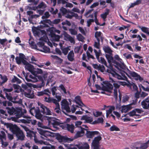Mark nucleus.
Segmentation results:
<instances>
[{
    "mask_svg": "<svg viewBox=\"0 0 149 149\" xmlns=\"http://www.w3.org/2000/svg\"><path fill=\"white\" fill-rule=\"evenodd\" d=\"M51 94V93L49 89H46L43 91L38 92L37 95L38 96H43L44 95H47L48 97L47 98L46 97H45L44 101L48 103H53L56 106V107L55 109L56 112L58 113H61V112L60 111V109L59 103L57 102L56 100L50 97V94Z\"/></svg>",
    "mask_w": 149,
    "mask_h": 149,
    "instance_id": "f257e3e1",
    "label": "nucleus"
},
{
    "mask_svg": "<svg viewBox=\"0 0 149 149\" xmlns=\"http://www.w3.org/2000/svg\"><path fill=\"white\" fill-rule=\"evenodd\" d=\"M8 113L10 115H15L17 118H20L23 115L22 109L20 108H16L15 109L13 107L11 108L9 107L6 108Z\"/></svg>",
    "mask_w": 149,
    "mask_h": 149,
    "instance_id": "f03ea898",
    "label": "nucleus"
},
{
    "mask_svg": "<svg viewBox=\"0 0 149 149\" xmlns=\"http://www.w3.org/2000/svg\"><path fill=\"white\" fill-rule=\"evenodd\" d=\"M62 111L63 113L67 116L68 115L67 113L71 112L70 107L68 102L66 100L62 101Z\"/></svg>",
    "mask_w": 149,
    "mask_h": 149,
    "instance_id": "7ed1b4c3",
    "label": "nucleus"
},
{
    "mask_svg": "<svg viewBox=\"0 0 149 149\" xmlns=\"http://www.w3.org/2000/svg\"><path fill=\"white\" fill-rule=\"evenodd\" d=\"M4 125L6 126L7 128H9L10 131L14 134H15L20 129L16 125H13L11 123H5Z\"/></svg>",
    "mask_w": 149,
    "mask_h": 149,
    "instance_id": "20e7f679",
    "label": "nucleus"
},
{
    "mask_svg": "<svg viewBox=\"0 0 149 149\" xmlns=\"http://www.w3.org/2000/svg\"><path fill=\"white\" fill-rule=\"evenodd\" d=\"M56 139L59 142H69L72 141L71 139L65 136H63L59 134L56 135Z\"/></svg>",
    "mask_w": 149,
    "mask_h": 149,
    "instance_id": "39448f33",
    "label": "nucleus"
},
{
    "mask_svg": "<svg viewBox=\"0 0 149 149\" xmlns=\"http://www.w3.org/2000/svg\"><path fill=\"white\" fill-rule=\"evenodd\" d=\"M39 133L42 135L41 138L44 140H47L48 137L51 136L50 132L44 130L42 129L40 130Z\"/></svg>",
    "mask_w": 149,
    "mask_h": 149,
    "instance_id": "423d86ee",
    "label": "nucleus"
},
{
    "mask_svg": "<svg viewBox=\"0 0 149 149\" xmlns=\"http://www.w3.org/2000/svg\"><path fill=\"white\" fill-rule=\"evenodd\" d=\"M41 111L43 114L45 115H51V112L49 108L42 104L40 106Z\"/></svg>",
    "mask_w": 149,
    "mask_h": 149,
    "instance_id": "0eeeda50",
    "label": "nucleus"
},
{
    "mask_svg": "<svg viewBox=\"0 0 149 149\" xmlns=\"http://www.w3.org/2000/svg\"><path fill=\"white\" fill-rule=\"evenodd\" d=\"M64 39L66 41H69L70 43L74 44L75 43L74 38H73L67 32H65L64 33Z\"/></svg>",
    "mask_w": 149,
    "mask_h": 149,
    "instance_id": "6e6552de",
    "label": "nucleus"
},
{
    "mask_svg": "<svg viewBox=\"0 0 149 149\" xmlns=\"http://www.w3.org/2000/svg\"><path fill=\"white\" fill-rule=\"evenodd\" d=\"M16 135L17 139L21 141H23L24 139L25 136L23 131L19 129L15 134Z\"/></svg>",
    "mask_w": 149,
    "mask_h": 149,
    "instance_id": "1a4fd4ad",
    "label": "nucleus"
},
{
    "mask_svg": "<svg viewBox=\"0 0 149 149\" xmlns=\"http://www.w3.org/2000/svg\"><path fill=\"white\" fill-rule=\"evenodd\" d=\"M129 73L130 75L133 77H135V80H139L140 81H143V78L141 77L140 75L134 71H131L129 70Z\"/></svg>",
    "mask_w": 149,
    "mask_h": 149,
    "instance_id": "9d476101",
    "label": "nucleus"
},
{
    "mask_svg": "<svg viewBox=\"0 0 149 149\" xmlns=\"http://www.w3.org/2000/svg\"><path fill=\"white\" fill-rule=\"evenodd\" d=\"M21 122L25 124H31V125H35L36 124L37 121L36 120H32L31 119H22L20 120Z\"/></svg>",
    "mask_w": 149,
    "mask_h": 149,
    "instance_id": "9b49d317",
    "label": "nucleus"
},
{
    "mask_svg": "<svg viewBox=\"0 0 149 149\" xmlns=\"http://www.w3.org/2000/svg\"><path fill=\"white\" fill-rule=\"evenodd\" d=\"M22 127L25 131H26V136L27 137H31L32 135H35L34 132H35L30 130L29 129L25 126L22 125Z\"/></svg>",
    "mask_w": 149,
    "mask_h": 149,
    "instance_id": "f8f14e48",
    "label": "nucleus"
},
{
    "mask_svg": "<svg viewBox=\"0 0 149 149\" xmlns=\"http://www.w3.org/2000/svg\"><path fill=\"white\" fill-rule=\"evenodd\" d=\"M13 87L15 90H16L14 91L15 93H19L20 92L22 93V94H23L24 92V90L19 85L15 84H14L13 85Z\"/></svg>",
    "mask_w": 149,
    "mask_h": 149,
    "instance_id": "ddd939ff",
    "label": "nucleus"
},
{
    "mask_svg": "<svg viewBox=\"0 0 149 149\" xmlns=\"http://www.w3.org/2000/svg\"><path fill=\"white\" fill-rule=\"evenodd\" d=\"M141 105L143 107L146 109L149 108V100L148 98H147L143 100L141 102Z\"/></svg>",
    "mask_w": 149,
    "mask_h": 149,
    "instance_id": "4468645a",
    "label": "nucleus"
},
{
    "mask_svg": "<svg viewBox=\"0 0 149 149\" xmlns=\"http://www.w3.org/2000/svg\"><path fill=\"white\" fill-rule=\"evenodd\" d=\"M109 82L113 83V85L114 87V89H116L117 90L120 87V83H122V82L115 81L113 78L110 77L109 78Z\"/></svg>",
    "mask_w": 149,
    "mask_h": 149,
    "instance_id": "2eb2a0df",
    "label": "nucleus"
},
{
    "mask_svg": "<svg viewBox=\"0 0 149 149\" xmlns=\"http://www.w3.org/2000/svg\"><path fill=\"white\" fill-rule=\"evenodd\" d=\"M99 132L97 131H87L86 135L87 138H92L95 135H97Z\"/></svg>",
    "mask_w": 149,
    "mask_h": 149,
    "instance_id": "dca6fc26",
    "label": "nucleus"
},
{
    "mask_svg": "<svg viewBox=\"0 0 149 149\" xmlns=\"http://www.w3.org/2000/svg\"><path fill=\"white\" fill-rule=\"evenodd\" d=\"M103 82L104 84L106 85L107 87L108 90L107 92L110 93H112L113 86L110 83L109 81V82L107 81H103Z\"/></svg>",
    "mask_w": 149,
    "mask_h": 149,
    "instance_id": "f3484780",
    "label": "nucleus"
},
{
    "mask_svg": "<svg viewBox=\"0 0 149 149\" xmlns=\"http://www.w3.org/2000/svg\"><path fill=\"white\" fill-rule=\"evenodd\" d=\"M80 129V131H78L77 132L75 136L76 138H78L81 137L84 135V131L86 130V129L81 127V126L79 127Z\"/></svg>",
    "mask_w": 149,
    "mask_h": 149,
    "instance_id": "a211bd4d",
    "label": "nucleus"
},
{
    "mask_svg": "<svg viewBox=\"0 0 149 149\" xmlns=\"http://www.w3.org/2000/svg\"><path fill=\"white\" fill-rule=\"evenodd\" d=\"M111 55V54H106L105 55V57L107 60L108 62L110 64L111 63H112L115 64H117V62L114 60V58Z\"/></svg>",
    "mask_w": 149,
    "mask_h": 149,
    "instance_id": "6ab92c4d",
    "label": "nucleus"
},
{
    "mask_svg": "<svg viewBox=\"0 0 149 149\" xmlns=\"http://www.w3.org/2000/svg\"><path fill=\"white\" fill-rule=\"evenodd\" d=\"M75 101L76 103L78 104L79 106L82 107L83 106H85V105L83 103L81 99L80 96L78 95L75 97Z\"/></svg>",
    "mask_w": 149,
    "mask_h": 149,
    "instance_id": "aec40b11",
    "label": "nucleus"
},
{
    "mask_svg": "<svg viewBox=\"0 0 149 149\" xmlns=\"http://www.w3.org/2000/svg\"><path fill=\"white\" fill-rule=\"evenodd\" d=\"M10 95V93L8 94L7 93H6V96L7 99L9 100L10 101H11L12 102H13L14 103H17V102L15 101V100L16 99L17 97H14L13 99V98Z\"/></svg>",
    "mask_w": 149,
    "mask_h": 149,
    "instance_id": "412c9836",
    "label": "nucleus"
},
{
    "mask_svg": "<svg viewBox=\"0 0 149 149\" xmlns=\"http://www.w3.org/2000/svg\"><path fill=\"white\" fill-rule=\"evenodd\" d=\"M74 54L73 51V50L70 51L67 56L68 60L70 61H73L74 60Z\"/></svg>",
    "mask_w": 149,
    "mask_h": 149,
    "instance_id": "4be33fe9",
    "label": "nucleus"
},
{
    "mask_svg": "<svg viewBox=\"0 0 149 149\" xmlns=\"http://www.w3.org/2000/svg\"><path fill=\"white\" fill-rule=\"evenodd\" d=\"M38 78L41 80V82L40 84H38L35 85V87L38 88H41L44 86L45 83L42 77L41 76H38Z\"/></svg>",
    "mask_w": 149,
    "mask_h": 149,
    "instance_id": "5701e85b",
    "label": "nucleus"
},
{
    "mask_svg": "<svg viewBox=\"0 0 149 149\" xmlns=\"http://www.w3.org/2000/svg\"><path fill=\"white\" fill-rule=\"evenodd\" d=\"M36 133L37 132H34L35 135H32L31 137H30L31 139H33V137H34V141L37 144H42L43 143V141L42 140L39 141L37 138L36 135Z\"/></svg>",
    "mask_w": 149,
    "mask_h": 149,
    "instance_id": "b1692460",
    "label": "nucleus"
},
{
    "mask_svg": "<svg viewBox=\"0 0 149 149\" xmlns=\"http://www.w3.org/2000/svg\"><path fill=\"white\" fill-rule=\"evenodd\" d=\"M105 12L100 15V16L105 21V19L107 18V16L109 14L110 12V10L108 8H106L105 10Z\"/></svg>",
    "mask_w": 149,
    "mask_h": 149,
    "instance_id": "393cba45",
    "label": "nucleus"
},
{
    "mask_svg": "<svg viewBox=\"0 0 149 149\" xmlns=\"http://www.w3.org/2000/svg\"><path fill=\"white\" fill-rule=\"evenodd\" d=\"M66 127L67 128V130L69 131L71 133H73L75 127L73 124H67L66 125Z\"/></svg>",
    "mask_w": 149,
    "mask_h": 149,
    "instance_id": "a878e982",
    "label": "nucleus"
},
{
    "mask_svg": "<svg viewBox=\"0 0 149 149\" xmlns=\"http://www.w3.org/2000/svg\"><path fill=\"white\" fill-rule=\"evenodd\" d=\"M29 112L33 116L34 114H35L36 111H37V109H38L39 107H36L35 108V107H31V106L30 104L29 106Z\"/></svg>",
    "mask_w": 149,
    "mask_h": 149,
    "instance_id": "bb28decb",
    "label": "nucleus"
},
{
    "mask_svg": "<svg viewBox=\"0 0 149 149\" xmlns=\"http://www.w3.org/2000/svg\"><path fill=\"white\" fill-rule=\"evenodd\" d=\"M102 33L100 31H96L95 32V37L97 41L100 40V39L102 41H103V39L102 37L101 36V35Z\"/></svg>",
    "mask_w": 149,
    "mask_h": 149,
    "instance_id": "cd10ccee",
    "label": "nucleus"
},
{
    "mask_svg": "<svg viewBox=\"0 0 149 149\" xmlns=\"http://www.w3.org/2000/svg\"><path fill=\"white\" fill-rule=\"evenodd\" d=\"M138 27L140 28L143 32L147 34L149 36V28L145 26H139Z\"/></svg>",
    "mask_w": 149,
    "mask_h": 149,
    "instance_id": "c85d7f7f",
    "label": "nucleus"
},
{
    "mask_svg": "<svg viewBox=\"0 0 149 149\" xmlns=\"http://www.w3.org/2000/svg\"><path fill=\"white\" fill-rule=\"evenodd\" d=\"M41 110L38 108V109H37V111L35 113V117L36 118L39 119H41V118H42L43 116L41 113Z\"/></svg>",
    "mask_w": 149,
    "mask_h": 149,
    "instance_id": "c756f323",
    "label": "nucleus"
},
{
    "mask_svg": "<svg viewBox=\"0 0 149 149\" xmlns=\"http://www.w3.org/2000/svg\"><path fill=\"white\" fill-rule=\"evenodd\" d=\"M45 45V43L42 42H39L37 43V45H35V48L39 51V49H41Z\"/></svg>",
    "mask_w": 149,
    "mask_h": 149,
    "instance_id": "7c9ffc66",
    "label": "nucleus"
},
{
    "mask_svg": "<svg viewBox=\"0 0 149 149\" xmlns=\"http://www.w3.org/2000/svg\"><path fill=\"white\" fill-rule=\"evenodd\" d=\"M103 49L105 53H109L110 54H112L113 51L108 46H104L103 47Z\"/></svg>",
    "mask_w": 149,
    "mask_h": 149,
    "instance_id": "2f4dec72",
    "label": "nucleus"
},
{
    "mask_svg": "<svg viewBox=\"0 0 149 149\" xmlns=\"http://www.w3.org/2000/svg\"><path fill=\"white\" fill-rule=\"evenodd\" d=\"M1 79L2 80V81L1 82V86L3 84H4L7 82L8 80V79L7 76L6 75H2L1 74Z\"/></svg>",
    "mask_w": 149,
    "mask_h": 149,
    "instance_id": "473e14b6",
    "label": "nucleus"
},
{
    "mask_svg": "<svg viewBox=\"0 0 149 149\" xmlns=\"http://www.w3.org/2000/svg\"><path fill=\"white\" fill-rule=\"evenodd\" d=\"M25 68L29 72L32 73H33L34 69V67L33 65L29 63V64L25 66Z\"/></svg>",
    "mask_w": 149,
    "mask_h": 149,
    "instance_id": "72a5a7b5",
    "label": "nucleus"
},
{
    "mask_svg": "<svg viewBox=\"0 0 149 149\" xmlns=\"http://www.w3.org/2000/svg\"><path fill=\"white\" fill-rule=\"evenodd\" d=\"M114 70H114L113 68L107 69V72L111 74L113 77H115L117 74V73Z\"/></svg>",
    "mask_w": 149,
    "mask_h": 149,
    "instance_id": "f704fd0d",
    "label": "nucleus"
},
{
    "mask_svg": "<svg viewBox=\"0 0 149 149\" xmlns=\"http://www.w3.org/2000/svg\"><path fill=\"white\" fill-rule=\"evenodd\" d=\"M39 51L45 53H47L49 52L50 49L49 47L44 45L41 49H39Z\"/></svg>",
    "mask_w": 149,
    "mask_h": 149,
    "instance_id": "c9c22d12",
    "label": "nucleus"
},
{
    "mask_svg": "<svg viewBox=\"0 0 149 149\" xmlns=\"http://www.w3.org/2000/svg\"><path fill=\"white\" fill-rule=\"evenodd\" d=\"M148 147V145L146 144V143L141 144L140 147H134L133 149H146Z\"/></svg>",
    "mask_w": 149,
    "mask_h": 149,
    "instance_id": "e433bc0d",
    "label": "nucleus"
},
{
    "mask_svg": "<svg viewBox=\"0 0 149 149\" xmlns=\"http://www.w3.org/2000/svg\"><path fill=\"white\" fill-rule=\"evenodd\" d=\"M31 90L28 89V91H26L23 93V94H24L25 96L26 97L28 98H33V97H32L31 95Z\"/></svg>",
    "mask_w": 149,
    "mask_h": 149,
    "instance_id": "4c0bfd02",
    "label": "nucleus"
},
{
    "mask_svg": "<svg viewBox=\"0 0 149 149\" xmlns=\"http://www.w3.org/2000/svg\"><path fill=\"white\" fill-rule=\"evenodd\" d=\"M49 123H50L54 127H55L56 126L59 125L61 124V123L58 121L55 120H52L49 121Z\"/></svg>",
    "mask_w": 149,
    "mask_h": 149,
    "instance_id": "58836bf2",
    "label": "nucleus"
},
{
    "mask_svg": "<svg viewBox=\"0 0 149 149\" xmlns=\"http://www.w3.org/2000/svg\"><path fill=\"white\" fill-rule=\"evenodd\" d=\"M16 82L18 84H20L21 83V81L15 76H14L12 80V83H15Z\"/></svg>",
    "mask_w": 149,
    "mask_h": 149,
    "instance_id": "ea45409f",
    "label": "nucleus"
},
{
    "mask_svg": "<svg viewBox=\"0 0 149 149\" xmlns=\"http://www.w3.org/2000/svg\"><path fill=\"white\" fill-rule=\"evenodd\" d=\"M107 107H109L110 108L109 110H106V112L110 114L112 113L113 111L115 109V107L113 106H107Z\"/></svg>",
    "mask_w": 149,
    "mask_h": 149,
    "instance_id": "a19ab883",
    "label": "nucleus"
},
{
    "mask_svg": "<svg viewBox=\"0 0 149 149\" xmlns=\"http://www.w3.org/2000/svg\"><path fill=\"white\" fill-rule=\"evenodd\" d=\"M97 70L104 74H105L107 72V71H106L105 70L104 67L103 65L100 64V66Z\"/></svg>",
    "mask_w": 149,
    "mask_h": 149,
    "instance_id": "79ce46f5",
    "label": "nucleus"
},
{
    "mask_svg": "<svg viewBox=\"0 0 149 149\" xmlns=\"http://www.w3.org/2000/svg\"><path fill=\"white\" fill-rule=\"evenodd\" d=\"M51 56L52 58L55 59L57 62L60 63H61L62 62L63 60L57 56L52 55Z\"/></svg>",
    "mask_w": 149,
    "mask_h": 149,
    "instance_id": "37998d69",
    "label": "nucleus"
},
{
    "mask_svg": "<svg viewBox=\"0 0 149 149\" xmlns=\"http://www.w3.org/2000/svg\"><path fill=\"white\" fill-rule=\"evenodd\" d=\"M109 130L111 132L113 131H120L119 128L115 125H113L111 126Z\"/></svg>",
    "mask_w": 149,
    "mask_h": 149,
    "instance_id": "c03bdc74",
    "label": "nucleus"
},
{
    "mask_svg": "<svg viewBox=\"0 0 149 149\" xmlns=\"http://www.w3.org/2000/svg\"><path fill=\"white\" fill-rule=\"evenodd\" d=\"M98 62L103 64H104L106 66L108 67L107 62L103 57H101L100 59L98 61Z\"/></svg>",
    "mask_w": 149,
    "mask_h": 149,
    "instance_id": "a18cd8bd",
    "label": "nucleus"
},
{
    "mask_svg": "<svg viewBox=\"0 0 149 149\" xmlns=\"http://www.w3.org/2000/svg\"><path fill=\"white\" fill-rule=\"evenodd\" d=\"M63 53L65 55H66L68 53L69 50H70L68 47L61 49Z\"/></svg>",
    "mask_w": 149,
    "mask_h": 149,
    "instance_id": "49530a36",
    "label": "nucleus"
},
{
    "mask_svg": "<svg viewBox=\"0 0 149 149\" xmlns=\"http://www.w3.org/2000/svg\"><path fill=\"white\" fill-rule=\"evenodd\" d=\"M69 31L70 32L71 35H75L77 34V31L75 29H69Z\"/></svg>",
    "mask_w": 149,
    "mask_h": 149,
    "instance_id": "de8ad7c7",
    "label": "nucleus"
},
{
    "mask_svg": "<svg viewBox=\"0 0 149 149\" xmlns=\"http://www.w3.org/2000/svg\"><path fill=\"white\" fill-rule=\"evenodd\" d=\"M77 38L78 40L81 41H83L84 39V36L80 33L78 34L77 36Z\"/></svg>",
    "mask_w": 149,
    "mask_h": 149,
    "instance_id": "09e8293b",
    "label": "nucleus"
},
{
    "mask_svg": "<svg viewBox=\"0 0 149 149\" xmlns=\"http://www.w3.org/2000/svg\"><path fill=\"white\" fill-rule=\"evenodd\" d=\"M15 60L17 63L19 65L21 64V62H22L23 59L21 58H19V57L17 56L15 58Z\"/></svg>",
    "mask_w": 149,
    "mask_h": 149,
    "instance_id": "8fccbe9b",
    "label": "nucleus"
},
{
    "mask_svg": "<svg viewBox=\"0 0 149 149\" xmlns=\"http://www.w3.org/2000/svg\"><path fill=\"white\" fill-rule=\"evenodd\" d=\"M60 12L63 15H64L67 13V10L66 8L62 7L60 9Z\"/></svg>",
    "mask_w": 149,
    "mask_h": 149,
    "instance_id": "3c124183",
    "label": "nucleus"
},
{
    "mask_svg": "<svg viewBox=\"0 0 149 149\" xmlns=\"http://www.w3.org/2000/svg\"><path fill=\"white\" fill-rule=\"evenodd\" d=\"M116 65H118L120 68L122 69L123 70H125L126 69V67L123 63L120 64L118 62Z\"/></svg>",
    "mask_w": 149,
    "mask_h": 149,
    "instance_id": "603ef678",
    "label": "nucleus"
},
{
    "mask_svg": "<svg viewBox=\"0 0 149 149\" xmlns=\"http://www.w3.org/2000/svg\"><path fill=\"white\" fill-rule=\"evenodd\" d=\"M50 15L49 14V12H46L44 14V15H43L42 17V18L43 19H45V18H47L49 17L50 16Z\"/></svg>",
    "mask_w": 149,
    "mask_h": 149,
    "instance_id": "864d4df0",
    "label": "nucleus"
},
{
    "mask_svg": "<svg viewBox=\"0 0 149 149\" xmlns=\"http://www.w3.org/2000/svg\"><path fill=\"white\" fill-rule=\"evenodd\" d=\"M1 141L2 140V139H6V135L5 133L3 131H1Z\"/></svg>",
    "mask_w": 149,
    "mask_h": 149,
    "instance_id": "5fc2aeb1",
    "label": "nucleus"
},
{
    "mask_svg": "<svg viewBox=\"0 0 149 149\" xmlns=\"http://www.w3.org/2000/svg\"><path fill=\"white\" fill-rule=\"evenodd\" d=\"M38 8H44L45 7V3L43 2H41L37 6Z\"/></svg>",
    "mask_w": 149,
    "mask_h": 149,
    "instance_id": "6e6d98bb",
    "label": "nucleus"
},
{
    "mask_svg": "<svg viewBox=\"0 0 149 149\" xmlns=\"http://www.w3.org/2000/svg\"><path fill=\"white\" fill-rule=\"evenodd\" d=\"M97 41V42H95L94 46L95 48H97V49H99L100 48V40H99V41Z\"/></svg>",
    "mask_w": 149,
    "mask_h": 149,
    "instance_id": "4d7b16f0",
    "label": "nucleus"
},
{
    "mask_svg": "<svg viewBox=\"0 0 149 149\" xmlns=\"http://www.w3.org/2000/svg\"><path fill=\"white\" fill-rule=\"evenodd\" d=\"M59 87L63 91L64 94H67L66 89L63 84H61L59 86Z\"/></svg>",
    "mask_w": 149,
    "mask_h": 149,
    "instance_id": "13d9d810",
    "label": "nucleus"
},
{
    "mask_svg": "<svg viewBox=\"0 0 149 149\" xmlns=\"http://www.w3.org/2000/svg\"><path fill=\"white\" fill-rule=\"evenodd\" d=\"M93 121V118L87 116L86 122L87 123H91Z\"/></svg>",
    "mask_w": 149,
    "mask_h": 149,
    "instance_id": "bf43d9fd",
    "label": "nucleus"
},
{
    "mask_svg": "<svg viewBox=\"0 0 149 149\" xmlns=\"http://www.w3.org/2000/svg\"><path fill=\"white\" fill-rule=\"evenodd\" d=\"M8 42H7V40L6 39H1V44L3 45H5V43L7 44Z\"/></svg>",
    "mask_w": 149,
    "mask_h": 149,
    "instance_id": "052dcab7",
    "label": "nucleus"
},
{
    "mask_svg": "<svg viewBox=\"0 0 149 149\" xmlns=\"http://www.w3.org/2000/svg\"><path fill=\"white\" fill-rule=\"evenodd\" d=\"M1 143L2 144V147L3 148H5L8 145V143L7 142H4L3 140H1Z\"/></svg>",
    "mask_w": 149,
    "mask_h": 149,
    "instance_id": "680f3d73",
    "label": "nucleus"
},
{
    "mask_svg": "<svg viewBox=\"0 0 149 149\" xmlns=\"http://www.w3.org/2000/svg\"><path fill=\"white\" fill-rule=\"evenodd\" d=\"M57 89L56 87L54 86L51 89V91L52 93V94L53 95H54L56 94V91Z\"/></svg>",
    "mask_w": 149,
    "mask_h": 149,
    "instance_id": "e2e57ef3",
    "label": "nucleus"
},
{
    "mask_svg": "<svg viewBox=\"0 0 149 149\" xmlns=\"http://www.w3.org/2000/svg\"><path fill=\"white\" fill-rule=\"evenodd\" d=\"M23 89L26 91H28V89H29L28 87V86L26 84H22L21 85Z\"/></svg>",
    "mask_w": 149,
    "mask_h": 149,
    "instance_id": "0e129e2a",
    "label": "nucleus"
},
{
    "mask_svg": "<svg viewBox=\"0 0 149 149\" xmlns=\"http://www.w3.org/2000/svg\"><path fill=\"white\" fill-rule=\"evenodd\" d=\"M115 77H116L118 79L120 80H124V78L123 77H125V78H126V77L124 75V76L123 75V77H122L121 75L118 74L117 73L116 74V76Z\"/></svg>",
    "mask_w": 149,
    "mask_h": 149,
    "instance_id": "69168bd1",
    "label": "nucleus"
},
{
    "mask_svg": "<svg viewBox=\"0 0 149 149\" xmlns=\"http://www.w3.org/2000/svg\"><path fill=\"white\" fill-rule=\"evenodd\" d=\"M94 22V20L93 19H90L87 21V26L89 27L91 24L92 22Z\"/></svg>",
    "mask_w": 149,
    "mask_h": 149,
    "instance_id": "338daca9",
    "label": "nucleus"
},
{
    "mask_svg": "<svg viewBox=\"0 0 149 149\" xmlns=\"http://www.w3.org/2000/svg\"><path fill=\"white\" fill-rule=\"evenodd\" d=\"M87 55L88 57V58L89 60L90 58H91L93 59H94V57L90 53L88 52H86Z\"/></svg>",
    "mask_w": 149,
    "mask_h": 149,
    "instance_id": "774afa93",
    "label": "nucleus"
}]
</instances>
